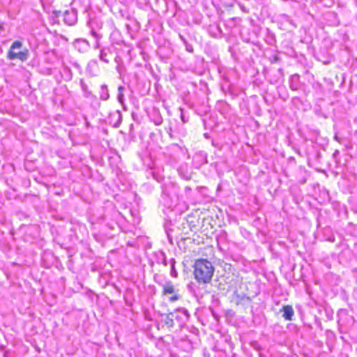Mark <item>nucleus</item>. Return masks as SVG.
<instances>
[{
	"label": "nucleus",
	"mask_w": 357,
	"mask_h": 357,
	"mask_svg": "<svg viewBox=\"0 0 357 357\" xmlns=\"http://www.w3.org/2000/svg\"><path fill=\"white\" fill-rule=\"evenodd\" d=\"M154 123L155 125L159 126L162 123V119L161 116H158L155 121Z\"/></svg>",
	"instance_id": "nucleus-18"
},
{
	"label": "nucleus",
	"mask_w": 357,
	"mask_h": 357,
	"mask_svg": "<svg viewBox=\"0 0 357 357\" xmlns=\"http://www.w3.org/2000/svg\"><path fill=\"white\" fill-rule=\"evenodd\" d=\"M186 50L188 51V52H192V47L191 45H186Z\"/></svg>",
	"instance_id": "nucleus-22"
},
{
	"label": "nucleus",
	"mask_w": 357,
	"mask_h": 357,
	"mask_svg": "<svg viewBox=\"0 0 357 357\" xmlns=\"http://www.w3.org/2000/svg\"><path fill=\"white\" fill-rule=\"evenodd\" d=\"M339 153L338 151H336L334 153H333V155L335 156V155H337Z\"/></svg>",
	"instance_id": "nucleus-25"
},
{
	"label": "nucleus",
	"mask_w": 357,
	"mask_h": 357,
	"mask_svg": "<svg viewBox=\"0 0 357 357\" xmlns=\"http://www.w3.org/2000/svg\"><path fill=\"white\" fill-rule=\"evenodd\" d=\"M334 139H335V141H337V142H338L341 143V139H340V138L337 135H335L334 136Z\"/></svg>",
	"instance_id": "nucleus-21"
},
{
	"label": "nucleus",
	"mask_w": 357,
	"mask_h": 357,
	"mask_svg": "<svg viewBox=\"0 0 357 357\" xmlns=\"http://www.w3.org/2000/svg\"><path fill=\"white\" fill-rule=\"evenodd\" d=\"M125 90V88L123 86H119L118 87V95H117V99H118V101L121 103V104H123L124 102V94H123V91Z\"/></svg>",
	"instance_id": "nucleus-13"
},
{
	"label": "nucleus",
	"mask_w": 357,
	"mask_h": 357,
	"mask_svg": "<svg viewBox=\"0 0 357 357\" xmlns=\"http://www.w3.org/2000/svg\"><path fill=\"white\" fill-rule=\"evenodd\" d=\"M194 277L199 284H208L214 274V267L207 259H199L195 261L194 266Z\"/></svg>",
	"instance_id": "nucleus-1"
},
{
	"label": "nucleus",
	"mask_w": 357,
	"mask_h": 357,
	"mask_svg": "<svg viewBox=\"0 0 357 357\" xmlns=\"http://www.w3.org/2000/svg\"><path fill=\"white\" fill-rule=\"evenodd\" d=\"M117 115H118V118H119V123L114 124L115 127H118L119 126V124L121 123V117L120 113L118 112Z\"/></svg>",
	"instance_id": "nucleus-19"
},
{
	"label": "nucleus",
	"mask_w": 357,
	"mask_h": 357,
	"mask_svg": "<svg viewBox=\"0 0 357 357\" xmlns=\"http://www.w3.org/2000/svg\"><path fill=\"white\" fill-rule=\"evenodd\" d=\"M63 72L66 75L67 79L70 80V79H72L73 73H72V71H71V70H70V68L69 67L63 66Z\"/></svg>",
	"instance_id": "nucleus-15"
},
{
	"label": "nucleus",
	"mask_w": 357,
	"mask_h": 357,
	"mask_svg": "<svg viewBox=\"0 0 357 357\" xmlns=\"http://www.w3.org/2000/svg\"><path fill=\"white\" fill-rule=\"evenodd\" d=\"M99 94H100V99L103 101H106L109 98V93L108 86L107 84H104L100 86Z\"/></svg>",
	"instance_id": "nucleus-9"
},
{
	"label": "nucleus",
	"mask_w": 357,
	"mask_h": 357,
	"mask_svg": "<svg viewBox=\"0 0 357 357\" xmlns=\"http://www.w3.org/2000/svg\"><path fill=\"white\" fill-rule=\"evenodd\" d=\"M165 324L168 326L172 327L174 325V319L170 316V313L165 316Z\"/></svg>",
	"instance_id": "nucleus-16"
},
{
	"label": "nucleus",
	"mask_w": 357,
	"mask_h": 357,
	"mask_svg": "<svg viewBox=\"0 0 357 357\" xmlns=\"http://www.w3.org/2000/svg\"><path fill=\"white\" fill-rule=\"evenodd\" d=\"M112 53L109 48H103L100 52L99 58L103 62L108 63L109 62V56H111Z\"/></svg>",
	"instance_id": "nucleus-10"
},
{
	"label": "nucleus",
	"mask_w": 357,
	"mask_h": 357,
	"mask_svg": "<svg viewBox=\"0 0 357 357\" xmlns=\"http://www.w3.org/2000/svg\"><path fill=\"white\" fill-rule=\"evenodd\" d=\"M97 64V61H91L89 63V66H93V65H96Z\"/></svg>",
	"instance_id": "nucleus-23"
},
{
	"label": "nucleus",
	"mask_w": 357,
	"mask_h": 357,
	"mask_svg": "<svg viewBox=\"0 0 357 357\" xmlns=\"http://www.w3.org/2000/svg\"><path fill=\"white\" fill-rule=\"evenodd\" d=\"M158 260H161V263L164 266H167V261L166 259L165 254L163 252H161L160 254V257H158Z\"/></svg>",
	"instance_id": "nucleus-17"
},
{
	"label": "nucleus",
	"mask_w": 357,
	"mask_h": 357,
	"mask_svg": "<svg viewBox=\"0 0 357 357\" xmlns=\"http://www.w3.org/2000/svg\"><path fill=\"white\" fill-rule=\"evenodd\" d=\"M23 47V43L20 40H15L7 53V58L9 60L18 59L21 61H26L29 57V51L27 48Z\"/></svg>",
	"instance_id": "nucleus-2"
},
{
	"label": "nucleus",
	"mask_w": 357,
	"mask_h": 357,
	"mask_svg": "<svg viewBox=\"0 0 357 357\" xmlns=\"http://www.w3.org/2000/svg\"><path fill=\"white\" fill-rule=\"evenodd\" d=\"M170 316L172 317L173 319L184 322L189 319L190 313L185 308H178L174 312H170Z\"/></svg>",
	"instance_id": "nucleus-6"
},
{
	"label": "nucleus",
	"mask_w": 357,
	"mask_h": 357,
	"mask_svg": "<svg viewBox=\"0 0 357 357\" xmlns=\"http://www.w3.org/2000/svg\"><path fill=\"white\" fill-rule=\"evenodd\" d=\"M164 204L167 207L172 206L178 202V188L175 185L165 186L162 189V194Z\"/></svg>",
	"instance_id": "nucleus-3"
},
{
	"label": "nucleus",
	"mask_w": 357,
	"mask_h": 357,
	"mask_svg": "<svg viewBox=\"0 0 357 357\" xmlns=\"http://www.w3.org/2000/svg\"><path fill=\"white\" fill-rule=\"evenodd\" d=\"M2 29V26L0 24V30Z\"/></svg>",
	"instance_id": "nucleus-26"
},
{
	"label": "nucleus",
	"mask_w": 357,
	"mask_h": 357,
	"mask_svg": "<svg viewBox=\"0 0 357 357\" xmlns=\"http://www.w3.org/2000/svg\"><path fill=\"white\" fill-rule=\"evenodd\" d=\"M289 87L294 91L298 90L300 87V76L298 74H294L290 77Z\"/></svg>",
	"instance_id": "nucleus-8"
},
{
	"label": "nucleus",
	"mask_w": 357,
	"mask_h": 357,
	"mask_svg": "<svg viewBox=\"0 0 357 357\" xmlns=\"http://www.w3.org/2000/svg\"><path fill=\"white\" fill-rule=\"evenodd\" d=\"M180 110L181 111V120L183 123H185L187 122V120L185 119V116H183L182 112H183V109L181 108H180Z\"/></svg>",
	"instance_id": "nucleus-20"
},
{
	"label": "nucleus",
	"mask_w": 357,
	"mask_h": 357,
	"mask_svg": "<svg viewBox=\"0 0 357 357\" xmlns=\"http://www.w3.org/2000/svg\"><path fill=\"white\" fill-rule=\"evenodd\" d=\"M282 311L283 312L282 317L285 320L291 321L294 315V311L291 305H284L282 307Z\"/></svg>",
	"instance_id": "nucleus-7"
},
{
	"label": "nucleus",
	"mask_w": 357,
	"mask_h": 357,
	"mask_svg": "<svg viewBox=\"0 0 357 357\" xmlns=\"http://www.w3.org/2000/svg\"><path fill=\"white\" fill-rule=\"evenodd\" d=\"M80 85L86 98H89L92 95L91 92L89 90L88 86L82 80L80 82Z\"/></svg>",
	"instance_id": "nucleus-14"
},
{
	"label": "nucleus",
	"mask_w": 357,
	"mask_h": 357,
	"mask_svg": "<svg viewBox=\"0 0 357 357\" xmlns=\"http://www.w3.org/2000/svg\"><path fill=\"white\" fill-rule=\"evenodd\" d=\"M75 46L79 50V51H81V48L86 50L88 47L89 44L85 40H77L75 43Z\"/></svg>",
	"instance_id": "nucleus-11"
},
{
	"label": "nucleus",
	"mask_w": 357,
	"mask_h": 357,
	"mask_svg": "<svg viewBox=\"0 0 357 357\" xmlns=\"http://www.w3.org/2000/svg\"><path fill=\"white\" fill-rule=\"evenodd\" d=\"M58 17H61L65 24L69 26H73L76 24L77 21V14L75 10L70 8L65 10L64 12L59 11Z\"/></svg>",
	"instance_id": "nucleus-5"
},
{
	"label": "nucleus",
	"mask_w": 357,
	"mask_h": 357,
	"mask_svg": "<svg viewBox=\"0 0 357 357\" xmlns=\"http://www.w3.org/2000/svg\"><path fill=\"white\" fill-rule=\"evenodd\" d=\"M162 295L168 296H169V301L170 302H174L176 301H178L180 298V296L178 294L177 291L175 289L174 285L172 284V282L167 281L163 284H162Z\"/></svg>",
	"instance_id": "nucleus-4"
},
{
	"label": "nucleus",
	"mask_w": 357,
	"mask_h": 357,
	"mask_svg": "<svg viewBox=\"0 0 357 357\" xmlns=\"http://www.w3.org/2000/svg\"><path fill=\"white\" fill-rule=\"evenodd\" d=\"M179 37L185 43V39L183 38V36H182L181 35H179Z\"/></svg>",
	"instance_id": "nucleus-24"
},
{
	"label": "nucleus",
	"mask_w": 357,
	"mask_h": 357,
	"mask_svg": "<svg viewBox=\"0 0 357 357\" xmlns=\"http://www.w3.org/2000/svg\"><path fill=\"white\" fill-rule=\"evenodd\" d=\"M175 264H176L175 259L172 258L170 259V266H171L170 275L172 278H176L178 277V272H177V271H176V269L175 268Z\"/></svg>",
	"instance_id": "nucleus-12"
}]
</instances>
